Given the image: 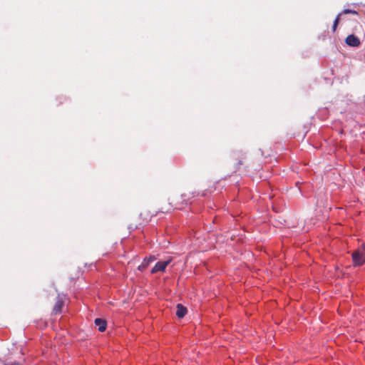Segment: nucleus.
I'll return each mask as SVG.
<instances>
[{"mask_svg": "<svg viewBox=\"0 0 365 365\" xmlns=\"http://www.w3.org/2000/svg\"><path fill=\"white\" fill-rule=\"evenodd\" d=\"M352 260L355 266L362 265L365 262V245H362L352 253Z\"/></svg>", "mask_w": 365, "mask_h": 365, "instance_id": "nucleus-1", "label": "nucleus"}, {"mask_svg": "<svg viewBox=\"0 0 365 365\" xmlns=\"http://www.w3.org/2000/svg\"><path fill=\"white\" fill-rule=\"evenodd\" d=\"M64 304V298L61 297L60 294L57 296V300L54 304L53 308V314H58L61 312L62 307Z\"/></svg>", "mask_w": 365, "mask_h": 365, "instance_id": "nucleus-2", "label": "nucleus"}, {"mask_svg": "<svg viewBox=\"0 0 365 365\" xmlns=\"http://www.w3.org/2000/svg\"><path fill=\"white\" fill-rule=\"evenodd\" d=\"M170 259L165 261L158 262L154 267L152 269V273H156L158 272H164L166 267L170 264Z\"/></svg>", "mask_w": 365, "mask_h": 365, "instance_id": "nucleus-3", "label": "nucleus"}, {"mask_svg": "<svg viewBox=\"0 0 365 365\" xmlns=\"http://www.w3.org/2000/svg\"><path fill=\"white\" fill-rule=\"evenodd\" d=\"M345 43L352 47H358L361 43L359 38L354 34L349 35L345 39Z\"/></svg>", "mask_w": 365, "mask_h": 365, "instance_id": "nucleus-4", "label": "nucleus"}, {"mask_svg": "<svg viewBox=\"0 0 365 365\" xmlns=\"http://www.w3.org/2000/svg\"><path fill=\"white\" fill-rule=\"evenodd\" d=\"M95 324L98 327L99 331H104L106 329L107 323L106 321L100 318H97L94 321Z\"/></svg>", "mask_w": 365, "mask_h": 365, "instance_id": "nucleus-5", "label": "nucleus"}, {"mask_svg": "<svg viewBox=\"0 0 365 365\" xmlns=\"http://www.w3.org/2000/svg\"><path fill=\"white\" fill-rule=\"evenodd\" d=\"M187 314V309L183 307L181 304H177L176 307V315L178 318H182Z\"/></svg>", "mask_w": 365, "mask_h": 365, "instance_id": "nucleus-6", "label": "nucleus"}, {"mask_svg": "<svg viewBox=\"0 0 365 365\" xmlns=\"http://www.w3.org/2000/svg\"><path fill=\"white\" fill-rule=\"evenodd\" d=\"M155 259L154 257H150L149 259L145 258L143 262L138 266V269L143 272L148 266L150 262Z\"/></svg>", "mask_w": 365, "mask_h": 365, "instance_id": "nucleus-7", "label": "nucleus"}, {"mask_svg": "<svg viewBox=\"0 0 365 365\" xmlns=\"http://www.w3.org/2000/svg\"><path fill=\"white\" fill-rule=\"evenodd\" d=\"M355 14V15H357L358 13L355 10H352V9H344L341 13H339V14L340 16L343 15V14Z\"/></svg>", "mask_w": 365, "mask_h": 365, "instance_id": "nucleus-8", "label": "nucleus"}, {"mask_svg": "<svg viewBox=\"0 0 365 365\" xmlns=\"http://www.w3.org/2000/svg\"><path fill=\"white\" fill-rule=\"evenodd\" d=\"M340 15L338 14L337 16L336 17L334 21V24H333V26H332V31L334 32L336 29V27L340 21Z\"/></svg>", "mask_w": 365, "mask_h": 365, "instance_id": "nucleus-9", "label": "nucleus"}, {"mask_svg": "<svg viewBox=\"0 0 365 365\" xmlns=\"http://www.w3.org/2000/svg\"><path fill=\"white\" fill-rule=\"evenodd\" d=\"M171 210H172V207H168V208L165 209V210H163V208H162V212H168L170 211Z\"/></svg>", "mask_w": 365, "mask_h": 365, "instance_id": "nucleus-10", "label": "nucleus"}, {"mask_svg": "<svg viewBox=\"0 0 365 365\" xmlns=\"http://www.w3.org/2000/svg\"><path fill=\"white\" fill-rule=\"evenodd\" d=\"M4 365H21V364L19 363H12V364H6Z\"/></svg>", "mask_w": 365, "mask_h": 365, "instance_id": "nucleus-11", "label": "nucleus"}]
</instances>
